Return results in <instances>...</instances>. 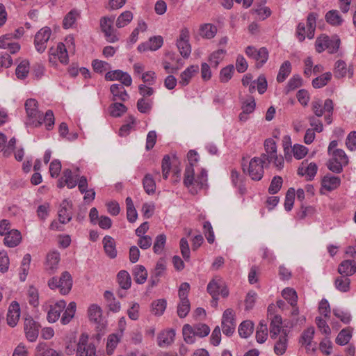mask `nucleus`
I'll return each instance as SVG.
<instances>
[{
    "label": "nucleus",
    "instance_id": "1",
    "mask_svg": "<svg viewBox=\"0 0 356 356\" xmlns=\"http://www.w3.org/2000/svg\"><path fill=\"white\" fill-rule=\"evenodd\" d=\"M340 44V39L337 35L329 37L323 34L316 38L315 47L318 53L327 50L329 54H333L338 51Z\"/></svg>",
    "mask_w": 356,
    "mask_h": 356
},
{
    "label": "nucleus",
    "instance_id": "2",
    "mask_svg": "<svg viewBox=\"0 0 356 356\" xmlns=\"http://www.w3.org/2000/svg\"><path fill=\"white\" fill-rule=\"evenodd\" d=\"M329 156L330 158L327 163V166L334 173L341 172L343 168L348 163V157L343 149L334 150V152Z\"/></svg>",
    "mask_w": 356,
    "mask_h": 356
},
{
    "label": "nucleus",
    "instance_id": "3",
    "mask_svg": "<svg viewBox=\"0 0 356 356\" xmlns=\"http://www.w3.org/2000/svg\"><path fill=\"white\" fill-rule=\"evenodd\" d=\"M48 286L51 289H59L60 292L63 295L67 294L72 286V276L67 271H65L59 278L54 277L50 279Z\"/></svg>",
    "mask_w": 356,
    "mask_h": 356
},
{
    "label": "nucleus",
    "instance_id": "4",
    "mask_svg": "<svg viewBox=\"0 0 356 356\" xmlns=\"http://www.w3.org/2000/svg\"><path fill=\"white\" fill-rule=\"evenodd\" d=\"M266 160L261 157L252 158L248 164L244 162L242 163V168L246 175L252 178H262L264 176V163Z\"/></svg>",
    "mask_w": 356,
    "mask_h": 356
},
{
    "label": "nucleus",
    "instance_id": "5",
    "mask_svg": "<svg viewBox=\"0 0 356 356\" xmlns=\"http://www.w3.org/2000/svg\"><path fill=\"white\" fill-rule=\"evenodd\" d=\"M114 22L113 17H103L100 19V28L104 33L107 42L114 43L119 40V35L113 24Z\"/></svg>",
    "mask_w": 356,
    "mask_h": 356
},
{
    "label": "nucleus",
    "instance_id": "6",
    "mask_svg": "<svg viewBox=\"0 0 356 356\" xmlns=\"http://www.w3.org/2000/svg\"><path fill=\"white\" fill-rule=\"evenodd\" d=\"M49 60L53 65H56L58 60L63 64L68 63L69 58L67 51L63 43L59 42L56 46L51 47L49 49Z\"/></svg>",
    "mask_w": 356,
    "mask_h": 356
},
{
    "label": "nucleus",
    "instance_id": "7",
    "mask_svg": "<svg viewBox=\"0 0 356 356\" xmlns=\"http://www.w3.org/2000/svg\"><path fill=\"white\" fill-rule=\"evenodd\" d=\"M26 115L31 123L35 127L42 124V113L38 109V102L35 99H29L25 102Z\"/></svg>",
    "mask_w": 356,
    "mask_h": 356
},
{
    "label": "nucleus",
    "instance_id": "8",
    "mask_svg": "<svg viewBox=\"0 0 356 356\" xmlns=\"http://www.w3.org/2000/svg\"><path fill=\"white\" fill-rule=\"evenodd\" d=\"M76 356H96V348L92 343L88 341V336L82 334L76 344Z\"/></svg>",
    "mask_w": 356,
    "mask_h": 356
},
{
    "label": "nucleus",
    "instance_id": "9",
    "mask_svg": "<svg viewBox=\"0 0 356 356\" xmlns=\"http://www.w3.org/2000/svg\"><path fill=\"white\" fill-rule=\"evenodd\" d=\"M40 325L33 320L31 316L24 318V332L27 340L35 342L38 337Z\"/></svg>",
    "mask_w": 356,
    "mask_h": 356
},
{
    "label": "nucleus",
    "instance_id": "10",
    "mask_svg": "<svg viewBox=\"0 0 356 356\" xmlns=\"http://www.w3.org/2000/svg\"><path fill=\"white\" fill-rule=\"evenodd\" d=\"M246 55L256 61L257 68L261 67L268 58V51L266 48L261 47L257 49L252 46H248L245 49Z\"/></svg>",
    "mask_w": 356,
    "mask_h": 356
},
{
    "label": "nucleus",
    "instance_id": "11",
    "mask_svg": "<svg viewBox=\"0 0 356 356\" xmlns=\"http://www.w3.org/2000/svg\"><path fill=\"white\" fill-rule=\"evenodd\" d=\"M190 33L188 29L184 28L180 31L177 40V46L180 54L184 58H188L191 52V47L189 44Z\"/></svg>",
    "mask_w": 356,
    "mask_h": 356
},
{
    "label": "nucleus",
    "instance_id": "12",
    "mask_svg": "<svg viewBox=\"0 0 356 356\" xmlns=\"http://www.w3.org/2000/svg\"><path fill=\"white\" fill-rule=\"evenodd\" d=\"M222 330L224 334L229 337L235 331L234 312L232 309H227L222 315Z\"/></svg>",
    "mask_w": 356,
    "mask_h": 356
},
{
    "label": "nucleus",
    "instance_id": "13",
    "mask_svg": "<svg viewBox=\"0 0 356 356\" xmlns=\"http://www.w3.org/2000/svg\"><path fill=\"white\" fill-rule=\"evenodd\" d=\"M51 35V31L49 27L41 29L35 35L34 44L39 53H42L47 48V43Z\"/></svg>",
    "mask_w": 356,
    "mask_h": 356
},
{
    "label": "nucleus",
    "instance_id": "14",
    "mask_svg": "<svg viewBox=\"0 0 356 356\" xmlns=\"http://www.w3.org/2000/svg\"><path fill=\"white\" fill-rule=\"evenodd\" d=\"M334 108L333 102L330 99L325 100L323 105L320 99H316L312 103V109L316 117H321L325 112L332 114Z\"/></svg>",
    "mask_w": 356,
    "mask_h": 356
},
{
    "label": "nucleus",
    "instance_id": "15",
    "mask_svg": "<svg viewBox=\"0 0 356 356\" xmlns=\"http://www.w3.org/2000/svg\"><path fill=\"white\" fill-rule=\"evenodd\" d=\"M0 49H7L10 54H16L20 49V45L13 37L8 33L0 37Z\"/></svg>",
    "mask_w": 356,
    "mask_h": 356
},
{
    "label": "nucleus",
    "instance_id": "16",
    "mask_svg": "<svg viewBox=\"0 0 356 356\" xmlns=\"http://www.w3.org/2000/svg\"><path fill=\"white\" fill-rule=\"evenodd\" d=\"M187 159L188 165L185 169L184 178H195V168L198 166L199 155L195 150H190Z\"/></svg>",
    "mask_w": 356,
    "mask_h": 356
},
{
    "label": "nucleus",
    "instance_id": "17",
    "mask_svg": "<svg viewBox=\"0 0 356 356\" xmlns=\"http://www.w3.org/2000/svg\"><path fill=\"white\" fill-rule=\"evenodd\" d=\"M72 204L66 200L62 201L58 209V220L61 224H66L69 222L72 218Z\"/></svg>",
    "mask_w": 356,
    "mask_h": 356
},
{
    "label": "nucleus",
    "instance_id": "18",
    "mask_svg": "<svg viewBox=\"0 0 356 356\" xmlns=\"http://www.w3.org/2000/svg\"><path fill=\"white\" fill-rule=\"evenodd\" d=\"M315 330L314 327H308L301 334L299 342L305 346L307 351L312 350L314 353L316 350V343H313Z\"/></svg>",
    "mask_w": 356,
    "mask_h": 356
},
{
    "label": "nucleus",
    "instance_id": "19",
    "mask_svg": "<svg viewBox=\"0 0 356 356\" xmlns=\"http://www.w3.org/2000/svg\"><path fill=\"white\" fill-rule=\"evenodd\" d=\"M163 43V38L160 35L151 37L146 42L141 43L138 47L140 52L147 51H156L161 47Z\"/></svg>",
    "mask_w": 356,
    "mask_h": 356
},
{
    "label": "nucleus",
    "instance_id": "20",
    "mask_svg": "<svg viewBox=\"0 0 356 356\" xmlns=\"http://www.w3.org/2000/svg\"><path fill=\"white\" fill-rule=\"evenodd\" d=\"M333 73L337 79L343 78L347 74L351 77L353 75V68L352 67H348L345 61L338 60L334 63Z\"/></svg>",
    "mask_w": 356,
    "mask_h": 356
},
{
    "label": "nucleus",
    "instance_id": "21",
    "mask_svg": "<svg viewBox=\"0 0 356 356\" xmlns=\"http://www.w3.org/2000/svg\"><path fill=\"white\" fill-rule=\"evenodd\" d=\"M60 254L57 251H52L47 254L45 262V270L49 274H53L58 267Z\"/></svg>",
    "mask_w": 356,
    "mask_h": 356
},
{
    "label": "nucleus",
    "instance_id": "22",
    "mask_svg": "<svg viewBox=\"0 0 356 356\" xmlns=\"http://www.w3.org/2000/svg\"><path fill=\"white\" fill-rule=\"evenodd\" d=\"M20 316V307L18 302L14 301L13 302L8 311L7 314V323L10 327H15L19 319Z\"/></svg>",
    "mask_w": 356,
    "mask_h": 356
},
{
    "label": "nucleus",
    "instance_id": "23",
    "mask_svg": "<svg viewBox=\"0 0 356 356\" xmlns=\"http://www.w3.org/2000/svg\"><path fill=\"white\" fill-rule=\"evenodd\" d=\"M318 170L317 165L314 162H309L305 160L303 161L298 169V174L300 176H307L309 177H314Z\"/></svg>",
    "mask_w": 356,
    "mask_h": 356
},
{
    "label": "nucleus",
    "instance_id": "24",
    "mask_svg": "<svg viewBox=\"0 0 356 356\" xmlns=\"http://www.w3.org/2000/svg\"><path fill=\"white\" fill-rule=\"evenodd\" d=\"M337 271L343 276L348 277L356 273V261L355 260H343L339 266Z\"/></svg>",
    "mask_w": 356,
    "mask_h": 356
},
{
    "label": "nucleus",
    "instance_id": "25",
    "mask_svg": "<svg viewBox=\"0 0 356 356\" xmlns=\"http://www.w3.org/2000/svg\"><path fill=\"white\" fill-rule=\"evenodd\" d=\"M199 71V67L196 65L188 66L184 71H183L179 76V83L181 86H187L192 78L195 76Z\"/></svg>",
    "mask_w": 356,
    "mask_h": 356
},
{
    "label": "nucleus",
    "instance_id": "26",
    "mask_svg": "<svg viewBox=\"0 0 356 356\" xmlns=\"http://www.w3.org/2000/svg\"><path fill=\"white\" fill-rule=\"evenodd\" d=\"M66 307V302L64 300L58 301L54 305L51 307L47 314V320L49 322L54 323L60 317V313Z\"/></svg>",
    "mask_w": 356,
    "mask_h": 356
},
{
    "label": "nucleus",
    "instance_id": "27",
    "mask_svg": "<svg viewBox=\"0 0 356 356\" xmlns=\"http://www.w3.org/2000/svg\"><path fill=\"white\" fill-rule=\"evenodd\" d=\"M22 234L17 229H12L6 235L3 243L5 245L9 248L17 246L22 241Z\"/></svg>",
    "mask_w": 356,
    "mask_h": 356
},
{
    "label": "nucleus",
    "instance_id": "28",
    "mask_svg": "<svg viewBox=\"0 0 356 356\" xmlns=\"http://www.w3.org/2000/svg\"><path fill=\"white\" fill-rule=\"evenodd\" d=\"M111 94L113 95V100L127 101L129 98V95L127 92L124 86L121 84H113L110 88Z\"/></svg>",
    "mask_w": 356,
    "mask_h": 356
},
{
    "label": "nucleus",
    "instance_id": "29",
    "mask_svg": "<svg viewBox=\"0 0 356 356\" xmlns=\"http://www.w3.org/2000/svg\"><path fill=\"white\" fill-rule=\"evenodd\" d=\"M104 298L106 300L107 307L111 312L117 313L120 311V302L116 300L113 292L106 291L104 293Z\"/></svg>",
    "mask_w": 356,
    "mask_h": 356
},
{
    "label": "nucleus",
    "instance_id": "30",
    "mask_svg": "<svg viewBox=\"0 0 356 356\" xmlns=\"http://www.w3.org/2000/svg\"><path fill=\"white\" fill-rule=\"evenodd\" d=\"M102 242L106 255L111 259L115 258L117 256V250L115 240L110 236H106L103 238Z\"/></svg>",
    "mask_w": 356,
    "mask_h": 356
},
{
    "label": "nucleus",
    "instance_id": "31",
    "mask_svg": "<svg viewBox=\"0 0 356 356\" xmlns=\"http://www.w3.org/2000/svg\"><path fill=\"white\" fill-rule=\"evenodd\" d=\"M88 316L90 321L99 323L102 320V309L97 304H92L88 309Z\"/></svg>",
    "mask_w": 356,
    "mask_h": 356
},
{
    "label": "nucleus",
    "instance_id": "32",
    "mask_svg": "<svg viewBox=\"0 0 356 356\" xmlns=\"http://www.w3.org/2000/svg\"><path fill=\"white\" fill-rule=\"evenodd\" d=\"M264 149L266 153L261 154V157L266 160L269 157H273L277 154V145L273 138H267L264 141Z\"/></svg>",
    "mask_w": 356,
    "mask_h": 356
},
{
    "label": "nucleus",
    "instance_id": "33",
    "mask_svg": "<svg viewBox=\"0 0 356 356\" xmlns=\"http://www.w3.org/2000/svg\"><path fill=\"white\" fill-rule=\"evenodd\" d=\"M175 333L173 330L163 331L159 334L157 337L158 345L160 347L169 346L174 340Z\"/></svg>",
    "mask_w": 356,
    "mask_h": 356
},
{
    "label": "nucleus",
    "instance_id": "34",
    "mask_svg": "<svg viewBox=\"0 0 356 356\" xmlns=\"http://www.w3.org/2000/svg\"><path fill=\"white\" fill-rule=\"evenodd\" d=\"M132 273L134 281L137 284H142L147 280L148 273L145 266L142 265L136 266Z\"/></svg>",
    "mask_w": 356,
    "mask_h": 356
},
{
    "label": "nucleus",
    "instance_id": "35",
    "mask_svg": "<svg viewBox=\"0 0 356 356\" xmlns=\"http://www.w3.org/2000/svg\"><path fill=\"white\" fill-rule=\"evenodd\" d=\"M288 344V339L286 331H282V334L279 337L278 341L274 346L275 353L277 355H282L285 353Z\"/></svg>",
    "mask_w": 356,
    "mask_h": 356
},
{
    "label": "nucleus",
    "instance_id": "36",
    "mask_svg": "<svg viewBox=\"0 0 356 356\" xmlns=\"http://www.w3.org/2000/svg\"><path fill=\"white\" fill-rule=\"evenodd\" d=\"M282 325V317L279 315L274 316L270 325V335L272 339H275L280 333Z\"/></svg>",
    "mask_w": 356,
    "mask_h": 356
},
{
    "label": "nucleus",
    "instance_id": "37",
    "mask_svg": "<svg viewBox=\"0 0 356 356\" xmlns=\"http://www.w3.org/2000/svg\"><path fill=\"white\" fill-rule=\"evenodd\" d=\"M117 280L122 289L127 290L131 286V278L126 270H120L117 275Z\"/></svg>",
    "mask_w": 356,
    "mask_h": 356
},
{
    "label": "nucleus",
    "instance_id": "38",
    "mask_svg": "<svg viewBox=\"0 0 356 356\" xmlns=\"http://www.w3.org/2000/svg\"><path fill=\"white\" fill-rule=\"evenodd\" d=\"M326 22L332 26H338L342 24L343 19L337 10L328 11L325 15Z\"/></svg>",
    "mask_w": 356,
    "mask_h": 356
},
{
    "label": "nucleus",
    "instance_id": "39",
    "mask_svg": "<svg viewBox=\"0 0 356 356\" xmlns=\"http://www.w3.org/2000/svg\"><path fill=\"white\" fill-rule=\"evenodd\" d=\"M340 185V179H321L320 193L326 194L337 189Z\"/></svg>",
    "mask_w": 356,
    "mask_h": 356
},
{
    "label": "nucleus",
    "instance_id": "40",
    "mask_svg": "<svg viewBox=\"0 0 356 356\" xmlns=\"http://www.w3.org/2000/svg\"><path fill=\"white\" fill-rule=\"evenodd\" d=\"M80 11L77 9H72L70 10L63 19V27L69 29L72 27L76 19L80 17Z\"/></svg>",
    "mask_w": 356,
    "mask_h": 356
},
{
    "label": "nucleus",
    "instance_id": "41",
    "mask_svg": "<svg viewBox=\"0 0 356 356\" xmlns=\"http://www.w3.org/2000/svg\"><path fill=\"white\" fill-rule=\"evenodd\" d=\"M35 356H58V353L48 348L45 343H39L35 348Z\"/></svg>",
    "mask_w": 356,
    "mask_h": 356
},
{
    "label": "nucleus",
    "instance_id": "42",
    "mask_svg": "<svg viewBox=\"0 0 356 356\" xmlns=\"http://www.w3.org/2000/svg\"><path fill=\"white\" fill-rule=\"evenodd\" d=\"M217 33V27L211 24H204L200 26V34L204 38L211 39Z\"/></svg>",
    "mask_w": 356,
    "mask_h": 356
},
{
    "label": "nucleus",
    "instance_id": "43",
    "mask_svg": "<svg viewBox=\"0 0 356 356\" xmlns=\"http://www.w3.org/2000/svg\"><path fill=\"white\" fill-rule=\"evenodd\" d=\"M316 24V14L312 13H309L307 19V37L309 39H312L314 36Z\"/></svg>",
    "mask_w": 356,
    "mask_h": 356
},
{
    "label": "nucleus",
    "instance_id": "44",
    "mask_svg": "<svg viewBox=\"0 0 356 356\" xmlns=\"http://www.w3.org/2000/svg\"><path fill=\"white\" fill-rule=\"evenodd\" d=\"M76 305L74 302H71L68 305L60 319V321L63 325L69 323L72 319L76 312Z\"/></svg>",
    "mask_w": 356,
    "mask_h": 356
},
{
    "label": "nucleus",
    "instance_id": "45",
    "mask_svg": "<svg viewBox=\"0 0 356 356\" xmlns=\"http://www.w3.org/2000/svg\"><path fill=\"white\" fill-rule=\"evenodd\" d=\"M254 330V324L250 321L242 322L238 327V334L243 338H248L252 334Z\"/></svg>",
    "mask_w": 356,
    "mask_h": 356
},
{
    "label": "nucleus",
    "instance_id": "46",
    "mask_svg": "<svg viewBox=\"0 0 356 356\" xmlns=\"http://www.w3.org/2000/svg\"><path fill=\"white\" fill-rule=\"evenodd\" d=\"M352 337V329L346 327L341 330L336 338V343L340 346L347 344Z\"/></svg>",
    "mask_w": 356,
    "mask_h": 356
},
{
    "label": "nucleus",
    "instance_id": "47",
    "mask_svg": "<svg viewBox=\"0 0 356 356\" xmlns=\"http://www.w3.org/2000/svg\"><path fill=\"white\" fill-rule=\"evenodd\" d=\"M222 282L220 280H213L211 281L207 286V291L215 300V304L217 303L216 301L218 296L220 295L219 290L221 287Z\"/></svg>",
    "mask_w": 356,
    "mask_h": 356
},
{
    "label": "nucleus",
    "instance_id": "48",
    "mask_svg": "<svg viewBox=\"0 0 356 356\" xmlns=\"http://www.w3.org/2000/svg\"><path fill=\"white\" fill-rule=\"evenodd\" d=\"M133 19V13L127 10L122 13L116 19V26L118 28H123L128 25Z\"/></svg>",
    "mask_w": 356,
    "mask_h": 356
},
{
    "label": "nucleus",
    "instance_id": "49",
    "mask_svg": "<svg viewBox=\"0 0 356 356\" xmlns=\"http://www.w3.org/2000/svg\"><path fill=\"white\" fill-rule=\"evenodd\" d=\"M291 71V63L288 60L284 61L280 66L278 74L277 76V82H283L290 74Z\"/></svg>",
    "mask_w": 356,
    "mask_h": 356
},
{
    "label": "nucleus",
    "instance_id": "50",
    "mask_svg": "<svg viewBox=\"0 0 356 356\" xmlns=\"http://www.w3.org/2000/svg\"><path fill=\"white\" fill-rule=\"evenodd\" d=\"M282 297L291 305L296 306L298 301L296 291L292 288H286L282 291Z\"/></svg>",
    "mask_w": 356,
    "mask_h": 356
},
{
    "label": "nucleus",
    "instance_id": "51",
    "mask_svg": "<svg viewBox=\"0 0 356 356\" xmlns=\"http://www.w3.org/2000/svg\"><path fill=\"white\" fill-rule=\"evenodd\" d=\"M350 280L345 276L337 277L334 281L335 287L341 292H347L350 289Z\"/></svg>",
    "mask_w": 356,
    "mask_h": 356
},
{
    "label": "nucleus",
    "instance_id": "52",
    "mask_svg": "<svg viewBox=\"0 0 356 356\" xmlns=\"http://www.w3.org/2000/svg\"><path fill=\"white\" fill-rule=\"evenodd\" d=\"M332 78V73L328 72L323 74L312 81V86L315 88H321L327 85Z\"/></svg>",
    "mask_w": 356,
    "mask_h": 356
},
{
    "label": "nucleus",
    "instance_id": "53",
    "mask_svg": "<svg viewBox=\"0 0 356 356\" xmlns=\"http://www.w3.org/2000/svg\"><path fill=\"white\" fill-rule=\"evenodd\" d=\"M109 113L112 117L118 118L127 111V107L122 103H113L108 108Z\"/></svg>",
    "mask_w": 356,
    "mask_h": 356
},
{
    "label": "nucleus",
    "instance_id": "54",
    "mask_svg": "<svg viewBox=\"0 0 356 356\" xmlns=\"http://www.w3.org/2000/svg\"><path fill=\"white\" fill-rule=\"evenodd\" d=\"M167 302L164 299H159L152 303V312L156 316H161L165 310Z\"/></svg>",
    "mask_w": 356,
    "mask_h": 356
},
{
    "label": "nucleus",
    "instance_id": "55",
    "mask_svg": "<svg viewBox=\"0 0 356 356\" xmlns=\"http://www.w3.org/2000/svg\"><path fill=\"white\" fill-rule=\"evenodd\" d=\"M29 72V63L28 60H22L17 67L15 74L18 79L26 78Z\"/></svg>",
    "mask_w": 356,
    "mask_h": 356
},
{
    "label": "nucleus",
    "instance_id": "56",
    "mask_svg": "<svg viewBox=\"0 0 356 356\" xmlns=\"http://www.w3.org/2000/svg\"><path fill=\"white\" fill-rule=\"evenodd\" d=\"M182 333L184 339L187 343H193L195 342V338L196 335L194 333V329L193 326L186 324L184 325L182 329Z\"/></svg>",
    "mask_w": 356,
    "mask_h": 356
},
{
    "label": "nucleus",
    "instance_id": "57",
    "mask_svg": "<svg viewBox=\"0 0 356 356\" xmlns=\"http://www.w3.org/2000/svg\"><path fill=\"white\" fill-rule=\"evenodd\" d=\"M191 305L189 300H180L177 305V315L179 318L186 317L190 312Z\"/></svg>",
    "mask_w": 356,
    "mask_h": 356
},
{
    "label": "nucleus",
    "instance_id": "58",
    "mask_svg": "<svg viewBox=\"0 0 356 356\" xmlns=\"http://www.w3.org/2000/svg\"><path fill=\"white\" fill-rule=\"evenodd\" d=\"M184 184L192 194L196 193L202 186L201 179H184Z\"/></svg>",
    "mask_w": 356,
    "mask_h": 356
},
{
    "label": "nucleus",
    "instance_id": "59",
    "mask_svg": "<svg viewBox=\"0 0 356 356\" xmlns=\"http://www.w3.org/2000/svg\"><path fill=\"white\" fill-rule=\"evenodd\" d=\"M166 242V236L164 234H159L156 237L153 250L155 254H159L162 252L164 249Z\"/></svg>",
    "mask_w": 356,
    "mask_h": 356
},
{
    "label": "nucleus",
    "instance_id": "60",
    "mask_svg": "<svg viewBox=\"0 0 356 356\" xmlns=\"http://www.w3.org/2000/svg\"><path fill=\"white\" fill-rule=\"evenodd\" d=\"M268 336V328L266 324H264L261 321L259 323V327L256 332V339L259 343H264Z\"/></svg>",
    "mask_w": 356,
    "mask_h": 356
},
{
    "label": "nucleus",
    "instance_id": "61",
    "mask_svg": "<svg viewBox=\"0 0 356 356\" xmlns=\"http://www.w3.org/2000/svg\"><path fill=\"white\" fill-rule=\"evenodd\" d=\"M296 191L293 188H290L286 192L284 200V209L287 211H290L293 206Z\"/></svg>",
    "mask_w": 356,
    "mask_h": 356
},
{
    "label": "nucleus",
    "instance_id": "62",
    "mask_svg": "<svg viewBox=\"0 0 356 356\" xmlns=\"http://www.w3.org/2000/svg\"><path fill=\"white\" fill-rule=\"evenodd\" d=\"M152 102L149 99L140 98L137 102V108L142 113H149L152 109Z\"/></svg>",
    "mask_w": 356,
    "mask_h": 356
},
{
    "label": "nucleus",
    "instance_id": "63",
    "mask_svg": "<svg viewBox=\"0 0 356 356\" xmlns=\"http://www.w3.org/2000/svg\"><path fill=\"white\" fill-rule=\"evenodd\" d=\"M234 71V65H229L222 68L220 72V80L222 83L228 82L232 77Z\"/></svg>",
    "mask_w": 356,
    "mask_h": 356
},
{
    "label": "nucleus",
    "instance_id": "64",
    "mask_svg": "<svg viewBox=\"0 0 356 356\" xmlns=\"http://www.w3.org/2000/svg\"><path fill=\"white\" fill-rule=\"evenodd\" d=\"M166 270V261L165 259L160 258L155 266V268L152 272L156 278H159L163 276Z\"/></svg>",
    "mask_w": 356,
    "mask_h": 356
}]
</instances>
